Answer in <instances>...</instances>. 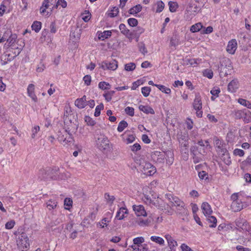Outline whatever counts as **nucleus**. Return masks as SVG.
Returning <instances> with one entry per match:
<instances>
[{
  "label": "nucleus",
  "mask_w": 251,
  "mask_h": 251,
  "mask_svg": "<svg viewBox=\"0 0 251 251\" xmlns=\"http://www.w3.org/2000/svg\"><path fill=\"white\" fill-rule=\"evenodd\" d=\"M179 143L180 144L181 151H184V153H186V152L188 151V141L186 139H184V138H182L181 139H179Z\"/></svg>",
  "instance_id": "nucleus-24"
},
{
  "label": "nucleus",
  "mask_w": 251,
  "mask_h": 251,
  "mask_svg": "<svg viewBox=\"0 0 251 251\" xmlns=\"http://www.w3.org/2000/svg\"><path fill=\"white\" fill-rule=\"evenodd\" d=\"M135 64L134 63H130L125 65V70L127 71H132L135 68Z\"/></svg>",
  "instance_id": "nucleus-50"
},
{
  "label": "nucleus",
  "mask_w": 251,
  "mask_h": 251,
  "mask_svg": "<svg viewBox=\"0 0 251 251\" xmlns=\"http://www.w3.org/2000/svg\"><path fill=\"white\" fill-rule=\"evenodd\" d=\"M75 104L79 108H84L86 105V97L84 96L80 99H76Z\"/></svg>",
  "instance_id": "nucleus-19"
},
{
  "label": "nucleus",
  "mask_w": 251,
  "mask_h": 251,
  "mask_svg": "<svg viewBox=\"0 0 251 251\" xmlns=\"http://www.w3.org/2000/svg\"><path fill=\"white\" fill-rule=\"evenodd\" d=\"M57 202L56 201L50 200L46 203L47 207L50 210L54 209L57 206Z\"/></svg>",
  "instance_id": "nucleus-30"
},
{
  "label": "nucleus",
  "mask_w": 251,
  "mask_h": 251,
  "mask_svg": "<svg viewBox=\"0 0 251 251\" xmlns=\"http://www.w3.org/2000/svg\"><path fill=\"white\" fill-rule=\"evenodd\" d=\"M49 170L41 169L38 172V178L40 180H46L48 179L49 175Z\"/></svg>",
  "instance_id": "nucleus-21"
},
{
  "label": "nucleus",
  "mask_w": 251,
  "mask_h": 251,
  "mask_svg": "<svg viewBox=\"0 0 251 251\" xmlns=\"http://www.w3.org/2000/svg\"><path fill=\"white\" fill-rule=\"evenodd\" d=\"M119 29L121 33L125 35H128L129 33V30L127 29L126 25L124 24H121L119 25Z\"/></svg>",
  "instance_id": "nucleus-38"
},
{
  "label": "nucleus",
  "mask_w": 251,
  "mask_h": 251,
  "mask_svg": "<svg viewBox=\"0 0 251 251\" xmlns=\"http://www.w3.org/2000/svg\"><path fill=\"white\" fill-rule=\"evenodd\" d=\"M139 109L140 111H143L144 113L146 114H154V110L150 106L148 105H140L139 106Z\"/></svg>",
  "instance_id": "nucleus-23"
},
{
  "label": "nucleus",
  "mask_w": 251,
  "mask_h": 251,
  "mask_svg": "<svg viewBox=\"0 0 251 251\" xmlns=\"http://www.w3.org/2000/svg\"><path fill=\"white\" fill-rule=\"evenodd\" d=\"M57 139L63 145H66L73 141L72 135L68 133L67 130L64 129L58 132Z\"/></svg>",
  "instance_id": "nucleus-5"
},
{
  "label": "nucleus",
  "mask_w": 251,
  "mask_h": 251,
  "mask_svg": "<svg viewBox=\"0 0 251 251\" xmlns=\"http://www.w3.org/2000/svg\"><path fill=\"white\" fill-rule=\"evenodd\" d=\"M127 126V123L126 121L123 120L121 122H120V123L119 124L117 128V130L119 132H121L125 129L126 127Z\"/></svg>",
  "instance_id": "nucleus-33"
},
{
  "label": "nucleus",
  "mask_w": 251,
  "mask_h": 251,
  "mask_svg": "<svg viewBox=\"0 0 251 251\" xmlns=\"http://www.w3.org/2000/svg\"><path fill=\"white\" fill-rule=\"evenodd\" d=\"M104 198L106 200L107 203H109L111 205L115 199L114 196H110L109 193H105L104 194Z\"/></svg>",
  "instance_id": "nucleus-39"
},
{
  "label": "nucleus",
  "mask_w": 251,
  "mask_h": 251,
  "mask_svg": "<svg viewBox=\"0 0 251 251\" xmlns=\"http://www.w3.org/2000/svg\"><path fill=\"white\" fill-rule=\"evenodd\" d=\"M71 112V111L70 108L68 107H66L65 111L64 114V120L65 121H67V119L69 120V116Z\"/></svg>",
  "instance_id": "nucleus-59"
},
{
  "label": "nucleus",
  "mask_w": 251,
  "mask_h": 251,
  "mask_svg": "<svg viewBox=\"0 0 251 251\" xmlns=\"http://www.w3.org/2000/svg\"><path fill=\"white\" fill-rule=\"evenodd\" d=\"M239 86V81L237 78L232 79L228 84L227 90L229 92H235Z\"/></svg>",
  "instance_id": "nucleus-12"
},
{
  "label": "nucleus",
  "mask_w": 251,
  "mask_h": 251,
  "mask_svg": "<svg viewBox=\"0 0 251 251\" xmlns=\"http://www.w3.org/2000/svg\"><path fill=\"white\" fill-rule=\"evenodd\" d=\"M233 153L235 155L241 157L244 156L245 152L244 151L241 149H235L233 151Z\"/></svg>",
  "instance_id": "nucleus-57"
},
{
  "label": "nucleus",
  "mask_w": 251,
  "mask_h": 251,
  "mask_svg": "<svg viewBox=\"0 0 251 251\" xmlns=\"http://www.w3.org/2000/svg\"><path fill=\"white\" fill-rule=\"evenodd\" d=\"M111 85L108 82L105 81H101L99 83V88L101 90H109Z\"/></svg>",
  "instance_id": "nucleus-32"
},
{
  "label": "nucleus",
  "mask_w": 251,
  "mask_h": 251,
  "mask_svg": "<svg viewBox=\"0 0 251 251\" xmlns=\"http://www.w3.org/2000/svg\"><path fill=\"white\" fill-rule=\"evenodd\" d=\"M143 166V172L147 176H152L156 172V168L151 163L145 162Z\"/></svg>",
  "instance_id": "nucleus-8"
},
{
  "label": "nucleus",
  "mask_w": 251,
  "mask_h": 251,
  "mask_svg": "<svg viewBox=\"0 0 251 251\" xmlns=\"http://www.w3.org/2000/svg\"><path fill=\"white\" fill-rule=\"evenodd\" d=\"M15 224V222L13 220H11L7 222L5 224V228L8 229H12Z\"/></svg>",
  "instance_id": "nucleus-61"
},
{
  "label": "nucleus",
  "mask_w": 251,
  "mask_h": 251,
  "mask_svg": "<svg viewBox=\"0 0 251 251\" xmlns=\"http://www.w3.org/2000/svg\"><path fill=\"white\" fill-rule=\"evenodd\" d=\"M125 112L130 116H133L134 115V109L131 107H126L125 109Z\"/></svg>",
  "instance_id": "nucleus-54"
},
{
  "label": "nucleus",
  "mask_w": 251,
  "mask_h": 251,
  "mask_svg": "<svg viewBox=\"0 0 251 251\" xmlns=\"http://www.w3.org/2000/svg\"><path fill=\"white\" fill-rule=\"evenodd\" d=\"M238 101L240 104L248 108H251V103L249 101L243 99H239Z\"/></svg>",
  "instance_id": "nucleus-34"
},
{
  "label": "nucleus",
  "mask_w": 251,
  "mask_h": 251,
  "mask_svg": "<svg viewBox=\"0 0 251 251\" xmlns=\"http://www.w3.org/2000/svg\"><path fill=\"white\" fill-rule=\"evenodd\" d=\"M16 242L18 249L21 251L26 250L29 246L28 237L24 232H22L19 235Z\"/></svg>",
  "instance_id": "nucleus-4"
},
{
  "label": "nucleus",
  "mask_w": 251,
  "mask_h": 251,
  "mask_svg": "<svg viewBox=\"0 0 251 251\" xmlns=\"http://www.w3.org/2000/svg\"><path fill=\"white\" fill-rule=\"evenodd\" d=\"M119 11V8L117 7H114L113 8V9L111 10V11L108 13V16L111 18H113L117 16L118 14Z\"/></svg>",
  "instance_id": "nucleus-44"
},
{
  "label": "nucleus",
  "mask_w": 251,
  "mask_h": 251,
  "mask_svg": "<svg viewBox=\"0 0 251 251\" xmlns=\"http://www.w3.org/2000/svg\"><path fill=\"white\" fill-rule=\"evenodd\" d=\"M203 75L208 78H212L213 76V73L211 70L206 69L203 72Z\"/></svg>",
  "instance_id": "nucleus-51"
},
{
  "label": "nucleus",
  "mask_w": 251,
  "mask_h": 251,
  "mask_svg": "<svg viewBox=\"0 0 251 251\" xmlns=\"http://www.w3.org/2000/svg\"><path fill=\"white\" fill-rule=\"evenodd\" d=\"M128 25L131 26H135L138 24V21L135 18H129L127 20Z\"/></svg>",
  "instance_id": "nucleus-56"
},
{
  "label": "nucleus",
  "mask_w": 251,
  "mask_h": 251,
  "mask_svg": "<svg viewBox=\"0 0 251 251\" xmlns=\"http://www.w3.org/2000/svg\"><path fill=\"white\" fill-rule=\"evenodd\" d=\"M224 156H223V161L224 162V163L226 164L227 165H229L231 163V160L228 154H224Z\"/></svg>",
  "instance_id": "nucleus-55"
},
{
  "label": "nucleus",
  "mask_w": 251,
  "mask_h": 251,
  "mask_svg": "<svg viewBox=\"0 0 251 251\" xmlns=\"http://www.w3.org/2000/svg\"><path fill=\"white\" fill-rule=\"evenodd\" d=\"M83 80L84 81L85 84L88 86L91 83V77L89 75H86L83 77Z\"/></svg>",
  "instance_id": "nucleus-60"
},
{
  "label": "nucleus",
  "mask_w": 251,
  "mask_h": 251,
  "mask_svg": "<svg viewBox=\"0 0 251 251\" xmlns=\"http://www.w3.org/2000/svg\"><path fill=\"white\" fill-rule=\"evenodd\" d=\"M198 175H199V177H200V178L201 179H205H205L208 178V177H207L208 175L205 171H201V172H199Z\"/></svg>",
  "instance_id": "nucleus-63"
},
{
  "label": "nucleus",
  "mask_w": 251,
  "mask_h": 251,
  "mask_svg": "<svg viewBox=\"0 0 251 251\" xmlns=\"http://www.w3.org/2000/svg\"><path fill=\"white\" fill-rule=\"evenodd\" d=\"M156 6H157V8H156V12L160 13V12H162L163 11V10L164 9V6H165V4L163 2V1H161V0L158 1L156 2Z\"/></svg>",
  "instance_id": "nucleus-42"
},
{
  "label": "nucleus",
  "mask_w": 251,
  "mask_h": 251,
  "mask_svg": "<svg viewBox=\"0 0 251 251\" xmlns=\"http://www.w3.org/2000/svg\"><path fill=\"white\" fill-rule=\"evenodd\" d=\"M245 112V111H242V110H235L234 116H235V119H242L244 115Z\"/></svg>",
  "instance_id": "nucleus-47"
},
{
  "label": "nucleus",
  "mask_w": 251,
  "mask_h": 251,
  "mask_svg": "<svg viewBox=\"0 0 251 251\" xmlns=\"http://www.w3.org/2000/svg\"><path fill=\"white\" fill-rule=\"evenodd\" d=\"M237 47V44L236 40L235 39H232L228 42L226 47V51L228 53L233 54L235 53Z\"/></svg>",
  "instance_id": "nucleus-13"
},
{
  "label": "nucleus",
  "mask_w": 251,
  "mask_h": 251,
  "mask_svg": "<svg viewBox=\"0 0 251 251\" xmlns=\"http://www.w3.org/2000/svg\"><path fill=\"white\" fill-rule=\"evenodd\" d=\"M203 26L201 23H197L191 26L190 31L192 32H196L199 31Z\"/></svg>",
  "instance_id": "nucleus-28"
},
{
  "label": "nucleus",
  "mask_w": 251,
  "mask_h": 251,
  "mask_svg": "<svg viewBox=\"0 0 251 251\" xmlns=\"http://www.w3.org/2000/svg\"><path fill=\"white\" fill-rule=\"evenodd\" d=\"M193 107L195 109L201 110L202 108V102L199 94L196 95L193 102Z\"/></svg>",
  "instance_id": "nucleus-16"
},
{
  "label": "nucleus",
  "mask_w": 251,
  "mask_h": 251,
  "mask_svg": "<svg viewBox=\"0 0 251 251\" xmlns=\"http://www.w3.org/2000/svg\"><path fill=\"white\" fill-rule=\"evenodd\" d=\"M168 4L169 6V9L171 12H174L176 11L178 7L177 4L176 2L170 1L169 2Z\"/></svg>",
  "instance_id": "nucleus-46"
},
{
  "label": "nucleus",
  "mask_w": 251,
  "mask_h": 251,
  "mask_svg": "<svg viewBox=\"0 0 251 251\" xmlns=\"http://www.w3.org/2000/svg\"><path fill=\"white\" fill-rule=\"evenodd\" d=\"M151 89L149 87H144L142 88L141 92L143 96L145 97L149 96Z\"/></svg>",
  "instance_id": "nucleus-48"
},
{
  "label": "nucleus",
  "mask_w": 251,
  "mask_h": 251,
  "mask_svg": "<svg viewBox=\"0 0 251 251\" xmlns=\"http://www.w3.org/2000/svg\"><path fill=\"white\" fill-rule=\"evenodd\" d=\"M245 123H249L251 122V113L250 111L245 112L242 118Z\"/></svg>",
  "instance_id": "nucleus-41"
},
{
  "label": "nucleus",
  "mask_w": 251,
  "mask_h": 251,
  "mask_svg": "<svg viewBox=\"0 0 251 251\" xmlns=\"http://www.w3.org/2000/svg\"><path fill=\"white\" fill-rule=\"evenodd\" d=\"M42 24L40 22L35 21L33 22L31 25V28L33 30H34L36 32H38L41 28Z\"/></svg>",
  "instance_id": "nucleus-31"
},
{
  "label": "nucleus",
  "mask_w": 251,
  "mask_h": 251,
  "mask_svg": "<svg viewBox=\"0 0 251 251\" xmlns=\"http://www.w3.org/2000/svg\"><path fill=\"white\" fill-rule=\"evenodd\" d=\"M49 7L47 5V4L43 2L42 5L40 8V13L42 15H44L46 13V15L47 16V17H49L51 14L50 11L49 12L46 11V9Z\"/></svg>",
  "instance_id": "nucleus-27"
},
{
  "label": "nucleus",
  "mask_w": 251,
  "mask_h": 251,
  "mask_svg": "<svg viewBox=\"0 0 251 251\" xmlns=\"http://www.w3.org/2000/svg\"><path fill=\"white\" fill-rule=\"evenodd\" d=\"M130 148L133 152H136L141 149V146L138 143H135L133 145L130 146Z\"/></svg>",
  "instance_id": "nucleus-58"
},
{
  "label": "nucleus",
  "mask_w": 251,
  "mask_h": 251,
  "mask_svg": "<svg viewBox=\"0 0 251 251\" xmlns=\"http://www.w3.org/2000/svg\"><path fill=\"white\" fill-rule=\"evenodd\" d=\"M165 156H166V163L170 165H172L174 162V154L171 151H168L166 152Z\"/></svg>",
  "instance_id": "nucleus-26"
},
{
  "label": "nucleus",
  "mask_w": 251,
  "mask_h": 251,
  "mask_svg": "<svg viewBox=\"0 0 251 251\" xmlns=\"http://www.w3.org/2000/svg\"><path fill=\"white\" fill-rule=\"evenodd\" d=\"M230 200L232 201L230 208L234 212H238L243 209V204L239 199V193H235L231 195Z\"/></svg>",
  "instance_id": "nucleus-3"
},
{
  "label": "nucleus",
  "mask_w": 251,
  "mask_h": 251,
  "mask_svg": "<svg viewBox=\"0 0 251 251\" xmlns=\"http://www.w3.org/2000/svg\"><path fill=\"white\" fill-rule=\"evenodd\" d=\"M100 67L103 70H115L118 67L117 62L115 60L112 62H103L100 64Z\"/></svg>",
  "instance_id": "nucleus-10"
},
{
  "label": "nucleus",
  "mask_w": 251,
  "mask_h": 251,
  "mask_svg": "<svg viewBox=\"0 0 251 251\" xmlns=\"http://www.w3.org/2000/svg\"><path fill=\"white\" fill-rule=\"evenodd\" d=\"M232 69V67L230 60L227 58H223L220 61V65L218 66L220 77L226 76Z\"/></svg>",
  "instance_id": "nucleus-1"
},
{
  "label": "nucleus",
  "mask_w": 251,
  "mask_h": 251,
  "mask_svg": "<svg viewBox=\"0 0 251 251\" xmlns=\"http://www.w3.org/2000/svg\"><path fill=\"white\" fill-rule=\"evenodd\" d=\"M201 207L203 214L205 216H209L212 213L210 205L206 202H203Z\"/></svg>",
  "instance_id": "nucleus-18"
},
{
  "label": "nucleus",
  "mask_w": 251,
  "mask_h": 251,
  "mask_svg": "<svg viewBox=\"0 0 251 251\" xmlns=\"http://www.w3.org/2000/svg\"><path fill=\"white\" fill-rule=\"evenodd\" d=\"M138 47L139 51L142 54L145 55L146 53H147L148 52L147 49L146 48L145 45L143 43H142V42L139 43L138 44Z\"/></svg>",
  "instance_id": "nucleus-45"
},
{
  "label": "nucleus",
  "mask_w": 251,
  "mask_h": 251,
  "mask_svg": "<svg viewBox=\"0 0 251 251\" xmlns=\"http://www.w3.org/2000/svg\"><path fill=\"white\" fill-rule=\"evenodd\" d=\"M207 220L211 223V225H209L210 227H215L216 226L217 219L214 216H208Z\"/></svg>",
  "instance_id": "nucleus-43"
},
{
  "label": "nucleus",
  "mask_w": 251,
  "mask_h": 251,
  "mask_svg": "<svg viewBox=\"0 0 251 251\" xmlns=\"http://www.w3.org/2000/svg\"><path fill=\"white\" fill-rule=\"evenodd\" d=\"M151 157L154 162L163 163L165 158V154L160 151H155L151 153Z\"/></svg>",
  "instance_id": "nucleus-9"
},
{
  "label": "nucleus",
  "mask_w": 251,
  "mask_h": 251,
  "mask_svg": "<svg viewBox=\"0 0 251 251\" xmlns=\"http://www.w3.org/2000/svg\"><path fill=\"white\" fill-rule=\"evenodd\" d=\"M168 244V246L171 250L174 249V248L177 246L176 241L169 234H166L165 236Z\"/></svg>",
  "instance_id": "nucleus-20"
},
{
  "label": "nucleus",
  "mask_w": 251,
  "mask_h": 251,
  "mask_svg": "<svg viewBox=\"0 0 251 251\" xmlns=\"http://www.w3.org/2000/svg\"><path fill=\"white\" fill-rule=\"evenodd\" d=\"M16 38V35H11V36L9 37L7 39V41L9 42L10 44H13L15 42V39Z\"/></svg>",
  "instance_id": "nucleus-64"
},
{
  "label": "nucleus",
  "mask_w": 251,
  "mask_h": 251,
  "mask_svg": "<svg viewBox=\"0 0 251 251\" xmlns=\"http://www.w3.org/2000/svg\"><path fill=\"white\" fill-rule=\"evenodd\" d=\"M165 198L172 204V206L178 207L179 210L185 208V203L178 198L174 196L171 194H166L165 195Z\"/></svg>",
  "instance_id": "nucleus-7"
},
{
  "label": "nucleus",
  "mask_w": 251,
  "mask_h": 251,
  "mask_svg": "<svg viewBox=\"0 0 251 251\" xmlns=\"http://www.w3.org/2000/svg\"><path fill=\"white\" fill-rule=\"evenodd\" d=\"M198 147L197 146H193L191 148V151L193 154V162L195 163H197L201 160V158L200 157L198 156V155L200 154L197 152Z\"/></svg>",
  "instance_id": "nucleus-17"
},
{
  "label": "nucleus",
  "mask_w": 251,
  "mask_h": 251,
  "mask_svg": "<svg viewBox=\"0 0 251 251\" xmlns=\"http://www.w3.org/2000/svg\"><path fill=\"white\" fill-rule=\"evenodd\" d=\"M235 224L238 227L243 228L244 225H246V221L243 218H239L236 220Z\"/></svg>",
  "instance_id": "nucleus-36"
},
{
  "label": "nucleus",
  "mask_w": 251,
  "mask_h": 251,
  "mask_svg": "<svg viewBox=\"0 0 251 251\" xmlns=\"http://www.w3.org/2000/svg\"><path fill=\"white\" fill-rule=\"evenodd\" d=\"M151 240L160 245H163L164 244V239L159 236H152L151 237Z\"/></svg>",
  "instance_id": "nucleus-29"
},
{
  "label": "nucleus",
  "mask_w": 251,
  "mask_h": 251,
  "mask_svg": "<svg viewBox=\"0 0 251 251\" xmlns=\"http://www.w3.org/2000/svg\"><path fill=\"white\" fill-rule=\"evenodd\" d=\"M155 86L158 88L160 91H161L162 92L169 94L171 93V89L169 88H167L165 87L164 85H155Z\"/></svg>",
  "instance_id": "nucleus-35"
},
{
  "label": "nucleus",
  "mask_w": 251,
  "mask_h": 251,
  "mask_svg": "<svg viewBox=\"0 0 251 251\" xmlns=\"http://www.w3.org/2000/svg\"><path fill=\"white\" fill-rule=\"evenodd\" d=\"M128 213V210L127 208L124 207H122L120 208L119 211L117 212L116 218L119 220H121L124 218V214Z\"/></svg>",
  "instance_id": "nucleus-22"
},
{
  "label": "nucleus",
  "mask_w": 251,
  "mask_h": 251,
  "mask_svg": "<svg viewBox=\"0 0 251 251\" xmlns=\"http://www.w3.org/2000/svg\"><path fill=\"white\" fill-rule=\"evenodd\" d=\"M144 201L145 202L150 205L151 206H154L159 209L162 210H165V203L164 201L160 198L157 197L153 198L151 199L148 196H145Z\"/></svg>",
  "instance_id": "nucleus-2"
},
{
  "label": "nucleus",
  "mask_w": 251,
  "mask_h": 251,
  "mask_svg": "<svg viewBox=\"0 0 251 251\" xmlns=\"http://www.w3.org/2000/svg\"><path fill=\"white\" fill-rule=\"evenodd\" d=\"M96 142L97 147L100 151H105L109 149V141L105 135L100 134Z\"/></svg>",
  "instance_id": "nucleus-6"
},
{
  "label": "nucleus",
  "mask_w": 251,
  "mask_h": 251,
  "mask_svg": "<svg viewBox=\"0 0 251 251\" xmlns=\"http://www.w3.org/2000/svg\"><path fill=\"white\" fill-rule=\"evenodd\" d=\"M85 122L89 126H94L96 123L90 117L87 116L85 117Z\"/></svg>",
  "instance_id": "nucleus-62"
},
{
  "label": "nucleus",
  "mask_w": 251,
  "mask_h": 251,
  "mask_svg": "<svg viewBox=\"0 0 251 251\" xmlns=\"http://www.w3.org/2000/svg\"><path fill=\"white\" fill-rule=\"evenodd\" d=\"M204 142L206 145H205L203 141L201 140L198 142V145L194 146L198 147L197 152H198L201 155L204 154V153L205 152V149L208 146H209V142L207 140H205Z\"/></svg>",
  "instance_id": "nucleus-11"
},
{
  "label": "nucleus",
  "mask_w": 251,
  "mask_h": 251,
  "mask_svg": "<svg viewBox=\"0 0 251 251\" xmlns=\"http://www.w3.org/2000/svg\"><path fill=\"white\" fill-rule=\"evenodd\" d=\"M35 86L33 84H30L28 85L27 91L28 96L31 98V99L34 101L37 102L38 99L34 93Z\"/></svg>",
  "instance_id": "nucleus-15"
},
{
  "label": "nucleus",
  "mask_w": 251,
  "mask_h": 251,
  "mask_svg": "<svg viewBox=\"0 0 251 251\" xmlns=\"http://www.w3.org/2000/svg\"><path fill=\"white\" fill-rule=\"evenodd\" d=\"M99 39L101 40H104V39H107L111 36V32L110 31H104L99 35Z\"/></svg>",
  "instance_id": "nucleus-37"
},
{
  "label": "nucleus",
  "mask_w": 251,
  "mask_h": 251,
  "mask_svg": "<svg viewBox=\"0 0 251 251\" xmlns=\"http://www.w3.org/2000/svg\"><path fill=\"white\" fill-rule=\"evenodd\" d=\"M103 107L104 106L102 103H100V104L97 105L95 109L94 115L96 117L99 116L100 114V110L103 109Z\"/></svg>",
  "instance_id": "nucleus-49"
},
{
  "label": "nucleus",
  "mask_w": 251,
  "mask_h": 251,
  "mask_svg": "<svg viewBox=\"0 0 251 251\" xmlns=\"http://www.w3.org/2000/svg\"><path fill=\"white\" fill-rule=\"evenodd\" d=\"M110 222V220H109L108 218H104L101 220V222L99 223V225H100V227L103 228V227H104V226H107V223H108Z\"/></svg>",
  "instance_id": "nucleus-52"
},
{
  "label": "nucleus",
  "mask_w": 251,
  "mask_h": 251,
  "mask_svg": "<svg viewBox=\"0 0 251 251\" xmlns=\"http://www.w3.org/2000/svg\"><path fill=\"white\" fill-rule=\"evenodd\" d=\"M134 244L140 246L144 242V238L143 237H139L134 238L133 240Z\"/></svg>",
  "instance_id": "nucleus-53"
},
{
  "label": "nucleus",
  "mask_w": 251,
  "mask_h": 251,
  "mask_svg": "<svg viewBox=\"0 0 251 251\" xmlns=\"http://www.w3.org/2000/svg\"><path fill=\"white\" fill-rule=\"evenodd\" d=\"M142 9V6L140 4H137L133 7L131 8L128 12L130 14L135 15L140 12Z\"/></svg>",
  "instance_id": "nucleus-25"
},
{
  "label": "nucleus",
  "mask_w": 251,
  "mask_h": 251,
  "mask_svg": "<svg viewBox=\"0 0 251 251\" xmlns=\"http://www.w3.org/2000/svg\"><path fill=\"white\" fill-rule=\"evenodd\" d=\"M133 209L135 211L137 216H147V213L144 209V207L142 205H134L133 206Z\"/></svg>",
  "instance_id": "nucleus-14"
},
{
  "label": "nucleus",
  "mask_w": 251,
  "mask_h": 251,
  "mask_svg": "<svg viewBox=\"0 0 251 251\" xmlns=\"http://www.w3.org/2000/svg\"><path fill=\"white\" fill-rule=\"evenodd\" d=\"M114 94H115V91L111 90V91H109L106 92L105 93H104L103 94V96L105 98V100L107 101H110L111 100L112 97L114 95Z\"/></svg>",
  "instance_id": "nucleus-40"
}]
</instances>
